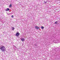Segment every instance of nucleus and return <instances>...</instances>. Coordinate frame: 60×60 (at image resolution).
I'll list each match as a JSON object with an SVG mask.
<instances>
[{
  "instance_id": "3",
  "label": "nucleus",
  "mask_w": 60,
  "mask_h": 60,
  "mask_svg": "<svg viewBox=\"0 0 60 60\" xmlns=\"http://www.w3.org/2000/svg\"><path fill=\"white\" fill-rule=\"evenodd\" d=\"M57 48L55 49V53H56L57 51H59V50H57Z\"/></svg>"
},
{
  "instance_id": "9",
  "label": "nucleus",
  "mask_w": 60,
  "mask_h": 60,
  "mask_svg": "<svg viewBox=\"0 0 60 60\" xmlns=\"http://www.w3.org/2000/svg\"><path fill=\"white\" fill-rule=\"evenodd\" d=\"M57 22H57V21H56V22H55V24H57V23H58Z\"/></svg>"
},
{
  "instance_id": "2",
  "label": "nucleus",
  "mask_w": 60,
  "mask_h": 60,
  "mask_svg": "<svg viewBox=\"0 0 60 60\" xmlns=\"http://www.w3.org/2000/svg\"><path fill=\"white\" fill-rule=\"evenodd\" d=\"M19 34H20L19 33V32H18L17 33H16L15 35L16 36H18L19 35Z\"/></svg>"
},
{
  "instance_id": "11",
  "label": "nucleus",
  "mask_w": 60,
  "mask_h": 60,
  "mask_svg": "<svg viewBox=\"0 0 60 60\" xmlns=\"http://www.w3.org/2000/svg\"><path fill=\"white\" fill-rule=\"evenodd\" d=\"M11 4H10L9 5V7H11Z\"/></svg>"
},
{
  "instance_id": "10",
  "label": "nucleus",
  "mask_w": 60,
  "mask_h": 60,
  "mask_svg": "<svg viewBox=\"0 0 60 60\" xmlns=\"http://www.w3.org/2000/svg\"><path fill=\"white\" fill-rule=\"evenodd\" d=\"M41 28L42 29H43V28H44V27H43V26H42V27H41Z\"/></svg>"
},
{
  "instance_id": "1",
  "label": "nucleus",
  "mask_w": 60,
  "mask_h": 60,
  "mask_svg": "<svg viewBox=\"0 0 60 60\" xmlns=\"http://www.w3.org/2000/svg\"><path fill=\"white\" fill-rule=\"evenodd\" d=\"M0 49L2 51V52H3L4 51V50H5V46H4V45H1L0 47Z\"/></svg>"
},
{
  "instance_id": "15",
  "label": "nucleus",
  "mask_w": 60,
  "mask_h": 60,
  "mask_svg": "<svg viewBox=\"0 0 60 60\" xmlns=\"http://www.w3.org/2000/svg\"><path fill=\"white\" fill-rule=\"evenodd\" d=\"M11 17L12 18H13V15H12L11 16Z\"/></svg>"
},
{
  "instance_id": "13",
  "label": "nucleus",
  "mask_w": 60,
  "mask_h": 60,
  "mask_svg": "<svg viewBox=\"0 0 60 60\" xmlns=\"http://www.w3.org/2000/svg\"><path fill=\"white\" fill-rule=\"evenodd\" d=\"M53 42L54 43H56V41H53Z\"/></svg>"
},
{
  "instance_id": "14",
  "label": "nucleus",
  "mask_w": 60,
  "mask_h": 60,
  "mask_svg": "<svg viewBox=\"0 0 60 60\" xmlns=\"http://www.w3.org/2000/svg\"><path fill=\"white\" fill-rule=\"evenodd\" d=\"M35 46H37V44H34Z\"/></svg>"
},
{
  "instance_id": "4",
  "label": "nucleus",
  "mask_w": 60,
  "mask_h": 60,
  "mask_svg": "<svg viewBox=\"0 0 60 60\" xmlns=\"http://www.w3.org/2000/svg\"><path fill=\"white\" fill-rule=\"evenodd\" d=\"M35 28H36V29H37V30H38L40 28V27H38V26H35Z\"/></svg>"
},
{
  "instance_id": "8",
  "label": "nucleus",
  "mask_w": 60,
  "mask_h": 60,
  "mask_svg": "<svg viewBox=\"0 0 60 60\" xmlns=\"http://www.w3.org/2000/svg\"><path fill=\"white\" fill-rule=\"evenodd\" d=\"M15 29V28H14L13 27H12V30H13H13H14Z\"/></svg>"
},
{
  "instance_id": "5",
  "label": "nucleus",
  "mask_w": 60,
  "mask_h": 60,
  "mask_svg": "<svg viewBox=\"0 0 60 60\" xmlns=\"http://www.w3.org/2000/svg\"><path fill=\"white\" fill-rule=\"evenodd\" d=\"M21 40L22 41H25V38H22L21 39Z\"/></svg>"
},
{
  "instance_id": "12",
  "label": "nucleus",
  "mask_w": 60,
  "mask_h": 60,
  "mask_svg": "<svg viewBox=\"0 0 60 60\" xmlns=\"http://www.w3.org/2000/svg\"><path fill=\"white\" fill-rule=\"evenodd\" d=\"M44 3L45 4H46V3H47V2H46V1H44Z\"/></svg>"
},
{
  "instance_id": "6",
  "label": "nucleus",
  "mask_w": 60,
  "mask_h": 60,
  "mask_svg": "<svg viewBox=\"0 0 60 60\" xmlns=\"http://www.w3.org/2000/svg\"><path fill=\"white\" fill-rule=\"evenodd\" d=\"M5 11H10V9L7 8V9H5Z\"/></svg>"
},
{
  "instance_id": "7",
  "label": "nucleus",
  "mask_w": 60,
  "mask_h": 60,
  "mask_svg": "<svg viewBox=\"0 0 60 60\" xmlns=\"http://www.w3.org/2000/svg\"><path fill=\"white\" fill-rule=\"evenodd\" d=\"M55 41H56V43H58V39H57Z\"/></svg>"
}]
</instances>
